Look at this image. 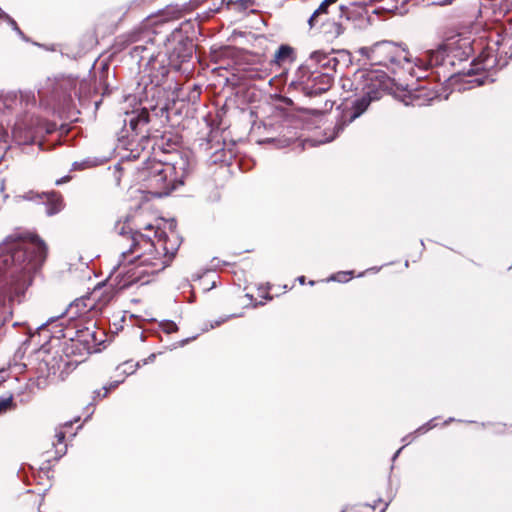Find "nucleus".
Masks as SVG:
<instances>
[{"mask_svg": "<svg viewBox=\"0 0 512 512\" xmlns=\"http://www.w3.org/2000/svg\"><path fill=\"white\" fill-rule=\"evenodd\" d=\"M3 263L8 266L10 280H0V322L11 319L16 298L31 283L35 272L45 258L44 243L35 235L8 236L2 244Z\"/></svg>", "mask_w": 512, "mask_h": 512, "instance_id": "obj_1", "label": "nucleus"}, {"mask_svg": "<svg viewBox=\"0 0 512 512\" xmlns=\"http://www.w3.org/2000/svg\"><path fill=\"white\" fill-rule=\"evenodd\" d=\"M99 307L91 295L76 299L66 308V373L86 360L97 344L95 323L84 316Z\"/></svg>", "mask_w": 512, "mask_h": 512, "instance_id": "obj_2", "label": "nucleus"}, {"mask_svg": "<svg viewBox=\"0 0 512 512\" xmlns=\"http://www.w3.org/2000/svg\"><path fill=\"white\" fill-rule=\"evenodd\" d=\"M190 172L189 157L185 153H175L172 159H148L139 169L142 186L156 197L169 195Z\"/></svg>", "mask_w": 512, "mask_h": 512, "instance_id": "obj_3", "label": "nucleus"}, {"mask_svg": "<svg viewBox=\"0 0 512 512\" xmlns=\"http://www.w3.org/2000/svg\"><path fill=\"white\" fill-rule=\"evenodd\" d=\"M119 245L124 258L127 255H134L129 262L149 267L150 270L146 271L147 273L162 271L171 262L161 247H156V241L152 236L148 232L143 233L140 229L129 232L128 236L122 234Z\"/></svg>", "mask_w": 512, "mask_h": 512, "instance_id": "obj_4", "label": "nucleus"}, {"mask_svg": "<svg viewBox=\"0 0 512 512\" xmlns=\"http://www.w3.org/2000/svg\"><path fill=\"white\" fill-rule=\"evenodd\" d=\"M363 78L362 90L364 94L353 102L351 108L343 111L339 122L335 126L337 133L361 116L372 101L381 99L391 88V79L385 72L368 71L363 75Z\"/></svg>", "mask_w": 512, "mask_h": 512, "instance_id": "obj_5", "label": "nucleus"}, {"mask_svg": "<svg viewBox=\"0 0 512 512\" xmlns=\"http://www.w3.org/2000/svg\"><path fill=\"white\" fill-rule=\"evenodd\" d=\"M362 57H365L371 65L384 66L393 72L407 70L414 75V67L408 49L402 44L392 41H379L369 47L359 49Z\"/></svg>", "mask_w": 512, "mask_h": 512, "instance_id": "obj_6", "label": "nucleus"}, {"mask_svg": "<svg viewBox=\"0 0 512 512\" xmlns=\"http://www.w3.org/2000/svg\"><path fill=\"white\" fill-rule=\"evenodd\" d=\"M508 43L509 39L506 38H498L497 40L490 39L485 45H483L482 40L478 43L476 42L475 45L481 47V51L472 62L474 66L473 70L475 72L490 71L507 65L508 57L505 48Z\"/></svg>", "mask_w": 512, "mask_h": 512, "instance_id": "obj_7", "label": "nucleus"}, {"mask_svg": "<svg viewBox=\"0 0 512 512\" xmlns=\"http://www.w3.org/2000/svg\"><path fill=\"white\" fill-rule=\"evenodd\" d=\"M297 77L307 95H318L328 91L333 84V75L329 72L310 71L309 66H301Z\"/></svg>", "mask_w": 512, "mask_h": 512, "instance_id": "obj_8", "label": "nucleus"}, {"mask_svg": "<svg viewBox=\"0 0 512 512\" xmlns=\"http://www.w3.org/2000/svg\"><path fill=\"white\" fill-rule=\"evenodd\" d=\"M370 0H349L339 6V18L352 24L354 27L361 26L369 18Z\"/></svg>", "mask_w": 512, "mask_h": 512, "instance_id": "obj_9", "label": "nucleus"}, {"mask_svg": "<svg viewBox=\"0 0 512 512\" xmlns=\"http://www.w3.org/2000/svg\"><path fill=\"white\" fill-rule=\"evenodd\" d=\"M444 47L454 62L455 60L463 61L468 59L475 51L476 42L469 36L456 34L447 38L444 42Z\"/></svg>", "mask_w": 512, "mask_h": 512, "instance_id": "obj_10", "label": "nucleus"}, {"mask_svg": "<svg viewBox=\"0 0 512 512\" xmlns=\"http://www.w3.org/2000/svg\"><path fill=\"white\" fill-rule=\"evenodd\" d=\"M144 231L148 232L152 236L156 241V247H161V250L165 255L169 256V260L172 261L181 244L178 235L174 232L167 234L165 231L155 228L151 224H147L144 227Z\"/></svg>", "mask_w": 512, "mask_h": 512, "instance_id": "obj_11", "label": "nucleus"}, {"mask_svg": "<svg viewBox=\"0 0 512 512\" xmlns=\"http://www.w3.org/2000/svg\"><path fill=\"white\" fill-rule=\"evenodd\" d=\"M415 65L419 69L427 70L429 68L454 65V61L448 57L444 43H442L436 50L429 51L423 58L417 59V63Z\"/></svg>", "mask_w": 512, "mask_h": 512, "instance_id": "obj_12", "label": "nucleus"}, {"mask_svg": "<svg viewBox=\"0 0 512 512\" xmlns=\"http://www.w3.org/2000/svg\"><path fill=\"white\" fill-rule=\"evenodd\" d=\"M23 198L26 200L35 201L37 203L45 205L46 214L49 216H52L61 211L62 198L59 193H56V192L37 193L34 191H29L23 196Z\"/></svg>", "mask_w": 512, "mask_h": 512, "instance_id": "obj_13", "label": "nucleus"}, {"mask_svg": "<svg viewBox=\"0 0 512 512\" xmlns=\"http://www.w3.org/2000/svg\"><path fill=\"white\" fill-rule=\"evenodd\" d=\"M335 54L336 52L334 50L328 52L324 50L314 51L310 54V64L308 66L309 68H320L323 72H329L332 74V72L336 71L337 66L339 65V60Z\"/></svg>", "mask_w": 512, "mask_h": 512, "instance_id": "obj_14", "label": "nucleus"}, {"mask_svg": "<svg viewBox=\"0 0 512 512\" xmlns=\"http://www.w3.org/2000/svg\"><path fill=\"white\" fill-rule=\"evenodd\" d=\"M156 145L164 155L170 156L165 157L166 159H172L175 153H183L179 150V138L177 136H173L170 133L162 135V137L156 142Z\"/></svg>", "mask_w": 512, "mask_h": 512, "instance_id": "obj_15", "label": "nucleus"}, {"mask_svg": "<svg viewBox=\"0 0 512 512\" xmlns=\"http://www.w3.org/2000/svg\"><path fill=\"white\" fill-rule=\"evenodd\" d=\"M68 88L73 91L75 97L80 99L89 94L90 82L86 78L68 76L66 77V90Z\"/></svg>", "mask_w": 512, "mask_h": 512, "instance_id": "obj_16", "label": "nucleus"}, {"mask_svg": "<svg viewBox=\"0 0 512 512\" xmlns=\"http://www.w3.org/2000/svg\"><path fill=\"white\" fill-rule=\"evenodd\" d=\"M295 60H296L295 49L287 44H282L276 50V52L274 54L273 62L278 66H282L286 63H293Z\"/></svg>", "mask_w": 512, "mask_h": 512, "instance_id": "obj_17", "label": "nucleus"}, {"mask_svg": "<svg viewBox=\"0 0 512 512\" xmlns=\"http://www.w3.org/2000/svg\"><path fill=\"white\" fill-rule=\"evenodd\" d=\"M150 121V113L146 108L141 109L137 113H132L129 118V126L133 132L138 134L141 127L147 125Z\"/></svg>", "mask_w": 512, "mask_h": 512, "instance_id": "obj_18", "label": "nucleus"}, {"mask_svg": "<svg viewBox=\"0 0 512 512\" xmlns=\"http://www.w3.org/2000/svg\"><path fill=\"white\" fill-rule=\"evenodd\" d=\"M439 97L438 91L434 89H428L424 86H421L415 90L413 94V99L418 101V105H425L431 102L432 100Z\"/></svg>", "mask_w": 512, "mask_h": 512, "instance_id": "obj_19", "label": "nucleus"}, {"mask_svg": "<svg viewBox=\"0 0 512 512\" xmlns=\"http://www.w3.org/2000/svg\"><path fill=\"white\" fill-rule=\"evenodd\" d=\"M222 2L228 10L234 12L244 13L247 10H250L252 13L256 12V10L253 9V7H255L254 3L250 0H222Z\"/></svg>", "mask_w": 512, "mask_h": 512, "instance_id": "obj_20", "label": "nucleus"}, {"mask_svg": "<svg viewBox=\"0 0 512 512\" xmlns=\"http://www.w3.org/2000/svg\"><path fill=\"white\" fill-rule=\"evenodd\" d=\"M122 382H124V377L113 380V381L109 382L108 384L104 385L101 389L95 390L93 399L95 401H100L102 399H105Z\"/></svg>", "mask_w": 512, "mask_h": 512, "instance_id": "obj_21", "label": "nucleus"}, {"mask_svg": "<svg viewBox=\"0 0 512 512\" xmlns=\"http://www.w3.org/2000/svg\"><path fill=\"white\" fill-rule=\"evenodd\" d=\"M337 1L338 0H323L308 20L310 27H314L318 22V18L323 14H327L329 7Z\"/></svg>", "mask_w": 512, "mask_h": 512, "instance_id": "obj_22", "label": "nucleus"}, {"mask_svg": "<svg viewBox=\"0 0 512 512\" xmlns=\"http://www.w3.org/2000/svg\"><path fill=\"white\" fill-rule=\"evenodd\" d=\"M389 503L383 499H375L359 506L360 512H385Z\"/></svg>", "mask_w": 512, "mask_h": 512, "instance_id": "obj_23", "label": "nucleus"}, {"mask_svg": "<svg viewBox=\"0 0 512 512\" xmlns=\"http://www.w3.org/2000/svg\"><path fill=\"white\" fill-rule=\"evenodd\" d=\"M141 32L132 31L130 33L121 35L118 37L116 46L120 49L126 48L128 45L132 43H136L140 39Z\"/></svg>", "mask_w": 512, "mask_h": 512, "instance_id": "obj_24", "label": "nucleus"}, {"mask_svg": "<svg viewBox=\"0 0 512 512\" xmlns=\"http://www.w3.org/2000/svg\"><path fill=\"white\" fill-rule=\"evenodd\" d=\"M327 26L329 27V29L326 32L329 33L333 38L341 36L348 28L346 22H344L340 18L338 21L333 20L327 23Z\"/></svg>", "mask_w": 512, "mask_h": 512, "instance_id": "obj_25", "label": "nucleus"}, {"mask_svg": "<svg viewBox=\"0 0 512 512\" xmlns=\"http://www.w3.org/2000/svg\"><path fill=\"white\" fill-rule=\"evenodd\" d=\"M137 367L138 364H133L132 361H126L118 365L116 371L120 372V375L125 378V376L133 374Z\"/></svg>", "mask_w": 512, "mask_h": 512, "instance_id": "obj_26", "label": "nucleus"}, {"mask_svg": "<svg viewBox=\"0 0 512 512\" xmlns=\"http://www.w3.org/2000/svg\"><path fill=\"white\" fill-rule=\"evenodd\" d=\"M353 276V271H340L331 276V280L337 282H348Z\"/></svg>", "mask_w": 512, "mask_h": 512, "instance_id": "obj_27", "label": "nucleus"}, {"mask_svg": "<svg viewBox=\"0 0 512 512\" xmlns=\"http://www.w3.org/2000/svg\"><path fill=\"white\" fill-rule=\"evenodd\" d=\"M6 133L3 129H0V162L2 161L4 154L8 148L6 141Z\"/></svg>", "mask_w": 512, "mask_h": 512, "instance_id": "obj_28", "label": "nucleus"}, {"mask_svg": "<svg viewBox=\"0 0 512 512\" xmlns=\"http://www.w3.org/2000/svg\"><path fill=\"white\" fill-rule=\"evenodd\" d=\"M162 331L171 334L178 331V326L173 321H166L161 324Z\"/></svg>", "mask_w": 512, "mask_h": 512, "instance_id": "obj_29", "label": "nucleus"}, {"mask_svg": "<svg viewBox=\"0 0 512 512\" xmlns=\"http://www.w3.org/2000/svg\"><path fill=\"white\" fill-rule=\"evenodd\" d=\"M12 406V397L0 398V414L9 410Z\"/></svg>", "mask_w": 512, "mask_h": 512, "instance_id": "obj_30", "label": "nucleus"}, {"mask_svg": "<svg viewBox=\"0 0 512 512\" xmlns=\"http://www.w3.org/2000/svg\"><path fill=\"white\" fill-rule=\"evenodd\" d=\"M21 100L26 103V105L35 103V95L32 92H21L20 94Z\"/></svg>", "mask_w": 512, "mask_h": 512, "instance_id": "obj_31", "label": "nucleus"}, {"mask_svg": "<svg viewBox=\"0 0 512 512\" xmlns=\"http://www.w3.org/2000/svg\"><path fill=\"white\" fill-rule=\"evenodd\" d=\"M90 167L89 161L74 162L72 165V171L74 170H85Z\"/></svg>", "mask_w": 512, "mask_h": 512, "instance_id": "obj_32", "label": "nucleus"}, {"mask_svg": "<svg viewBox=\"0 0 512 512\" xmlns=\"http://www.w3.org/2000/svg\"><path fill=\"white\" fill-rule=\"evenodd\" d=\"M65 109H66V119H69L70 121H75L77 120L75 116V113L74 111L71 109L70 107V104L68 103V99L66 98V106H65Z\"/></svg>", "mask_w": 512, "mask_h": 512, "instance_id": "obj_33", "label": "nucleus"}, {"mask_svg": "<svg viewBox=\"0 0 512 512\" xmlns=\"http://www.w3.org/2000/svg\"><path fill=\"white\" fill-rule=\"evenodd\" d=\"M146 50V47L143 46V45H137V46H134L132 51H131V55L133 57H137V56H140V54L142 52H144Z\"/></svg>", "mask_w": 512, "mask_h": 512, "instance_id": "obj_34", "label": "nucleus"}, {"mask_svg": "<svg viewBox=\"0 0 512 512\" xmlns=\"http://www.w3.org/2000/svg\"><path fill=\"white\" fill-rule=\"evenodd\" d=\"M55 437L58 439L57 444H61L64 439V432L61 427L57 428Z\"/></svg>", "mask_w": 512, "mask_h": 512, "instance_id": "obj_35", "label": "nucleus"}, {"mask_svg": "<svg viewBox=\"0 0 512 512\" xmlns=\"http://www.w3.org/2000/svg\"><path fill=\"white\" fill-rule=\"evenodd\" d=\"M79 419H80V418L78 417V418H74L73 420L66 421V423H65L66 428H67L68 426H71V425L73 424V422H78V421H79Z\"/></svg>", "mask_w": 512, "mask_h": 512, "instance_id": "obj_36", "label": "nucleus"}, {"mask_svg": "<svg viewBox=\"0 0 512 512\" xmlns=\"http://www.w3.org/2000/svg\"><path fill=\"white\" fill-rule=\"evenodd\" d=\"M298 282L301 284V285H304L306 283V278L305 276H299L297 278Z\"/></svg>", "mask_w": 512, "mask_h": 512, "instance_id": "obj_37", "label": "nucleus"}, {"mask_svg": "<svg viewBox=\"0 0 512 512\" xmlns=\"http://www.w3.org/2000/svg\"><path fill=\"white\" fill-rule=\"evenodd\" d=\"M5 374H6V371H4V370L0 371V382L5 380Z\"/></svg>", "mask_w": 512, "mask_h": 512, "instance_id": "obj_38", "label": "nucleus"}, {"mask_svg": "<svg viewBox=\"0 0 512 512\" xmlns=\"http://www.w3.org/2000/svg\"><path fill=\"white\" fill-rule=\"evenodd\" d=\"M5 190V181L4 180H1V183H0V192L3 193Z\"/></svg>", "mask_w": 512, "mask_h": 512, "instance_id": "obj_39", "label": "nucleus"}, {"mask_svg": "<svg viewBox=\"0 0 512 512\" xmlns=\"http://www.w3.org/2000/svg\"><path fill=\"white\" fill-rule=\"evenodd\" d=\"M63 181H64V180H63V178L58 179V180L56 181V184H57V185H60V184H62V183H63Z\"/></svg>", "mask_w": 512, "mask_h": 512, "instance_id": "obj_40", "label": "nucleus"}, {"mask_svg": "<svg viewBox=\"0 0 512 512\" xmlns=\"http://www.w3.org/2000/svg\"><path fill=\"white\" fill-rule=\"evenodd\" d=\"M56 454H57V455L55 456V459L59 460V459L61 458V455H60V454H58L57 452H56Z\"/></svg>", "mask_w": 512, "mask_h": 512, "instance_id": "obj_41", "label": "nucleus"}, {"mask_svg": "<svg viewBox=\"0 0 512 512\" xmlns=\"http://www.w3.org/2000/svg\"><path fill=\"white\" fill-rule=\"evenodd\" d=\"M70 179H71V177H70V176H68V175H66V178H65L66 183H67Z\"/></svg>", "mask_w": 512, "mask_h": 512, "instance_id": "obj_42", "label": "nucleus"}, {"mask_svg": "<svg viewBox=\"0 0 512 512\" xmlns=\"http://www.w3.org/2000/svg\"><path fill=\"white\" fill-rule=\"evenodd\" d=\"M188 342V340H182L181 341V345L183 346L184 344H186Z\"/></svg>", "mask_w": 512, "mask_h": 512, "instance_id": "obj_43", "label": "nucleus"}, {"mask_svg": "<svg viewBox=\"0 0 512 512\" xmlns=\"http://www.w3.org/2000/svg\"><path fill=\"white\" fill-rule=\"evenodd\" d=\"M449 77H450V74L444 75L445 80L448 79Z\"/></svg>", "mask_w": 512, "mask_h": 512, "instance_id": "obj_44", "label": "nucleus"}, {"mask_svg": "<svg viewBox=\"0 0 512 512\" xmlns=\"http://www.w3.org/2000/svg\"><path fill=\"white\" fill-rule=\"evenodd\" d=\"M314 283H315L314 281H309L310 285H314Z\"/></svg>", "mask_w": 512, "mask_h": 512, "instance_id": "obj_45", "label": "nucleus"}]
</instances>
